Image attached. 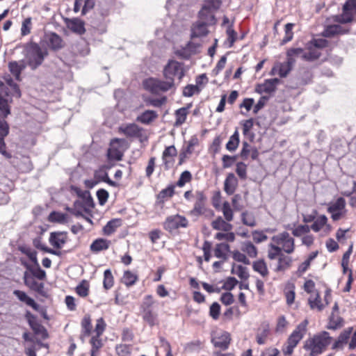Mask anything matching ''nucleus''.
<instances>
[{
  "label": "nucleus",
  "mask_w": 356,
  "mask_h": 356,
  "mask_svg": "<svg viewBox=\"0 0 356 356\" xmlns=\"http://www.w3.org/2000/svg\"><path fill=\"white\" fill-rule=\"evenodd\" d=\"M331 341L332 337L330 334L323 331L308 338L305 341L303 348L305 350L309 352V356H318L326 350Z\"/></svg>",
  "instance_id": "obj_1"
},
{
  "label": "nucleus",
  "mask_w": 356,
  "mask_h": 356,
  "mask_svg": "<svg viewBox=\"0 0 356 356\" xmlns=\"http://www.w3.org/2000/svg\"><path fill=\"white\" fill-rule=\"evenodd\" d=\"M24 56L26 60V65L32 70H35L40 66L45 56L47 55L46 49H42L35 42L27 44L24 49Z\"/></svg>",
  "instance_id": "obj_2"
},
{
  "label": "nucleus",
  "mask_w": 356,
  "mask_h": 356,
  "mask_svg": "<svg viewBox=\"0 0 356 356\" xmlns=\"http://www.w3.org/2000/svg\"><path fill=\"white\" fill-rule=\"evenodd\" d=\"M308 323V320H304L296 326V329L289 335L286 345L282 348V352L284 355H291L293 353V349L306 334Z\"/></svg>",
  "instance_id": "obj_3"
},
{
  "label": "nucleus",
  "mask_w": 356,
  "mask_h": 356,
  "mask_svg": "<svg viewBox=\"0 0 356 356\" xmlns=\"http://www.w3.org/2000/svg\"><path fill=\"white\" fill-rule=\"evenodd\" d=\"M145 89L153 94H159L170 90L175 87V83L170 79L162 81L154 78H149L143 81Z\"/></svg>",
  "instance_id": "obj_4"
},
{
  "label": "nucleus",
  "mask_w": 356,
  "mask_h": 356,
  "mask_svg": "<svg viewBox=\"0 0 356 356\" xmlns=\"http://www.w3.org/2000/svg\"><path fill=\"white\" fill-rule=\"evenodd\" d=\"M271 241L288 254H292L295 250V240L287 232H282L273 236Z\"/></svg>",
  "instance_id": "obj_5"
},
{
  "label": "nucleus",
  "mask_w": 356,
  "mask_h": 356,
  "mask_svg": "<svg viewBox=\"0 0 356 356\" xmlns=\"http://www.w3.org/2000/svg\"><path fill=\"white\" fill-rule=\"evenodd\" d=\"M207 197L202 192H197L196 194V200L193 209L190 211V215L195 217L204 216L207 218L214 215L213 211L206 207Z\"/></svg>",
  "instance_id": "obj_6"
},
{
  "label": "nucleus",
  "mask_w": 356,
  "mask_h": 356,
  "mask_svg": "<svg viewBox=\"0 0 356 356\" xmlns=\"http://www.w3.org/2000/svg\"><path fill=\"white\" fill-rule=\"evenodd\" d=\"M292 234L295 237L300 238L302 245L310 247L314 242V236L310 233V227L307 225H294L291 229Z\"/></svg>",
  "instance_id": "obj_7"
},
{
  "label": "nucleus",
  "mask_w": 356,
  "mask_h": 356,
  "mask_svg": "<svg viewBox=\"0 0 356 356\" xmlns=\"http://www.w3.org/2000/svg\"><path fill=\"white\" fill-rule=\"evenodd\" d=\"M221 5L220 0H205L202 9L199 12L200 19H206L210 23H216L214 12Z\"/></svg>",
  "instance_id": "obj_8"
},
{
  "label": "nucleus",
  "mask_w": 356,
  "mask_h": 356,
  "mask_svg": "<svg viewBox=\"0 0 356 356\" xmlns=\"http://www.w3.org/2000/svg\"><path fill=\"white\" fill-rule=\"evenodd\" d=\"M184 75V65L181 63L175 60H170L163 69V76L165 79H170L175 81L177 77L181 79Z\"/></svg>",
  "instance_id": "obj_9"
},
{
  "label": "nucleus",
  "mask_w": 356,
  "mask_h": 356,
  "mask_svg": "<svg viewBox=\"0 0 356 356\" xmlns=\"http://www.w3.org/2000/svg\"><path fill=\"white\" fill-rule=\"evenodd\" d=\"M188 225V220L186 217L179 214L168 216L163 223L164 229L169 232H173L179 228H186Z\"/></svg>",
  "instance_id": "obj_10"
},
{
  "label": "nucleus",
  "mask_w": 356,
  "mask_h": 356,
  "mask_svg": "<svg viewBox=\"0 0 356 356\" xmlns=\"http://www.w3.org/2000/svg\"><path fill=\"white\" fill-rule=\"evenodd\" d=\"M354 15H356V0H348L343 6V13L335 16V21L341 24L348 23Z\"/></svg>",
  "instance_id": "obj_11"
},
{
  "label": "nucleus",
  "mask_w": 356,
  "mask_h": 356,
  "mask_svg": "<svg viewBox=\"0 0 356 356\" xmlns=\"http://www.w3.org/2000/svg\"><path fill=\"white\" fill-rule=\"evenodd\" d=\"M124 140L115 138L111 140L108 149V157L110 159L120 161L123 156Z\"/></svg>",
  "instance_id": "obj_12"
},
{
  "label": "nucleus",
  "mask_w": 356,
  "mask_h": 356,
  "mask_svg": "<svg viewBox=\"0 0 356 356\" xmlns=\"http://www.w3.org/2000/svg\"><path fill=\"white\" fill-rule=\"evenodd\" d=\"M214 24L215 23L209 22V21L206 19H200L199 17V20L192 27V38L206 36L209 32L207 26Z\"/></svg>",
  "instance_id": "obj_13"
},
{
  "label": "nucleus",
  "mask_w": 356,
  "mask_h": 356,
  "mask_svg": "<svg viewBox=\"0 0 356 356\" xmlns=\"http://www.w3.org/2000/svg\"><path fill=\"white\" fill-rule=\"evenodd\" d=\"M280 81L277 78L266 79L263 83L257 84L255 91L259 94H270L273 92Z\"/></svg>",
  "instance_id": "obj_14"
},
{
  "label": "nucleus",
  "mask_w": 356,
  "mask_h": 356,
  "mask_svg": "<svg viewBox=\"0 0 356 356\" xmlns=\"http://www.w3.org/2000/svg\"><path fill=\"white\" fill-rule=\"evenodd\" d=\"M230 339V335L228 332L221 331L213 337L211 341L216 348L226 350L229 346Z\"/></svg>",
  "instance_id": "obj_15"
},
{
  "label": "nucleus",
  "mask_w": 356,
  "mask_h": 356,
  "mask_svg": "<svg viewBox=\"0 0 356 356\" xmlns=\"http://www.w3.org/2000/svg\"><path fill=\"white\" fill-rule=\"evenodd\" d=\"M327 218L325 215H320L317 216L313 224L309 226L310 230H313L315 232H318L321 229L327 234L331 229L332 227L327 223Z\"/></svg>",
  "instance_id": "obj_16"
},
{
  "label": "nucleus",
  "mask_w": 356,
  "mask_h": 356,
  "mask_svg": "<svg viewBox=\"0 0 356 356\" xmlns=\"http://www.w3.org/2000/svg\"><path fill=\"white\" fill-rule=\"evenodd\" d=\"M199 45L192 42H188L186 46L177 49L176 54L182 58H189L198 51Z\"/></svg>",
  "instance_id": "obj_17"
},
{
  "label": "nucleus",
  "mask_w": 356,
  "mask_h": 356,
  "mask_svg": "<svg viewBox=\"0 0 356 356\" xmlns=\"http://www.w3.org/2000/svg\"><path fill=\"white\" fill-rule=\"evenodd\" d=\"M353 330V328L350 327L341 332L337 340L332 344V348L333 350H342L343 346L348 343Z\"/></svg>",
  "instance_id": "obj_18"
},
{
  "label": "nucleus",
  "mask_w": 356,
  "mask_h": 356,
  "mask_svg": "<svg viewBox=\"0 0 356 356\" xmlns=\"http://www.w3.org/2000/svg\"><path fill=\"white\" fill-rule=\"evenodd\" d=\"M67 239L66 232H51L49 236L50 244L58 249L63 248Z\"/></svg>",
  "instance_id": "obj_19"
},
{
  "label": "nucleus",
  "mask_w": 356,
  "mask_h": 356,
  "mask_svg": "<svg viewBox=\"0 0 356 356\" xmlns=\"http://www.w3.org/2000/svg\"><path fill=\"white\" fill-rule=\"evenodd\" d=\"M27 65L24 60L19 61H10L8 63V68L10 73L15 76L16 80L20 81L22 72L26 67Z\"/></svg>",
  "instance_id": "obj_20"
},
{
  "label": "nucleus",
  "mask_w": 356,
  "mask_h": 356,
  "mask_svg": "<svg viewBox=\"0 0 356 356\" xmlns=\"http://www.w3.org/2000/svg\"><path fill=\"white\" fill-rule=\"evenodd\" d=\"M238 179L234 173H229L224 181V191L230 195L234 193L238 186Z\"/></svg>",
  "instance_id": "obj_21"
},
{
  "label": "nucleus",
  "mask_w": 356,
  "mask_h": 356,
  "mask_svg": "<svg viewBox=\"0 0 356 356\" xmlns=\"http://www.w3.org/2000/svg\"><path fill=\"white\" fill-rule=\"evenodd\" d=\"M177 152L174 145L169 146L165 149L162 154L163 162L166 168H169L174 162V158L177 156Z\"/></svg>",
  "instance_id": "obj_22"
},
{
  "label": "nucleus",
  "mask_w": 356,
  "mask_h": 356,
  "mask_svg": "<svg viewBox=\"0 0 356 356\" xmlns=\"http://www.w3.org/2000/svg\"><path fill=\"white\" fill-rule=\"evenodd\" d=\"M24 284L31 290L35 291L39 293H42L44 289V284L37 282L33 277L30 276L27 273L24 275Z\"/></svg>",
  "instance_id": "obj_23"
},
{
  "label": "nucleus",
  "mask_w": 356,
  "mask_h": 356,
  "mask_svg": "<svg viewBox=\"0 0 356 356\" xmlns=\"http://www.w3.org/2000/svg\"><path fill=\"white\" fill-rule=\"evenodd\" d=\"M46 41L48 46L54 49H59L63 47V40L55 33H50L46 35Z\"/></svg>",
  "instance_id": "obj_24"
},
{
  "label": "nucleus",
  "mask_w": 356,
  "mask_h": 356,
  "mask_svg": "<svg viewBox=\"0 0 356 356\" xmlns=\"http://www.w3.org/2000/svg\"><path fill=\"white\" fill-rule=\"evenodd\" d=\"M211 227L213 229L223 232H229L233 229V225L221 216H218L211 222Z\"/></svg>",
  "instance_id": "obj_25"
},
{
  "label": "nucleus",
  "mask_w": 356,
  "mask_h": 356,
  "mask_svg": "<svg viewBox=\"0 0 356 356\" xmlns=\"http://www.w3.org/2000/svg\"><path fill=\"white\" fill-rule=\"evenodd\" d=\"M13 294L22 302L26 303L28 306L32 307L35 310L38 309V305L35 300L30 298L25 292L20 290H15Z\"/></svg>",
  "instance_id": "obj_26"
},
{
  "label": "nucleus",
  "mask_w": 356,
  "mask_h": 356,
  "mask_svg": "<svg viewBox=\"0 0 356 356\" xmlns=\"http://www.w3.org/2000/svg\"><path fill=\"white\" fill-rule=\"evenodd\" d=\"M110 241L104 238H97L95 240L90 246V250L94 253H98L106 250L109 248Z\"/></svg>",
  "instance_id": "obj_27"
},
{
  "label": "nucleus",
  "mask_w": 356,
  "mask_h": 356,
  "mask_svg": "<svg viewBox=\"0 0 356 356\" xmlns=\"http://www.w3.org/2000/svg\"><path fill=\"white\" fill-rule=\"evenodd\" d=\"M250 154L251 158L254 160L259 156V152L255 147H251L247 142L243 143V148L241 152V156L243 159H248Z\"/></svg>",
  "instance_id": "obj_28"
},
{
  "label": "nucleus",
  "mask_w": 356,
  "mask_h": 356,
  "mask_svg": "<svg viewBox=\"0 0 356 356\" xmlns=\"http://www.w3.org/2000/svg\"><path fill=\"white\" fill-rule=\"evenodd\" d=\"M292 69L289 67V65L284 63L276 64L271 70L270 74L275 75L279 74L281 77H285L291 72Z\"/></svg>",
  "instance_id": "obj_29"
},
{
  "label": "nucleus",
  "mask_w": 356,
  "mask_h": 356,
  "mask_svg": "<svg viewBox=\"0 0 356 356\" xmlns=\"http://www.w3.org/2000/svg\"><path fill=\"white\" fill-rule=\"evenodd\" d=\"M252 268L264 278L268 276L269 271L266 262L263 259L254 261L252 264Z\"/></svg>",
  "instance_id": "obj_30"
},
{
  "label": "nucleus",
  "mask_w": 356,
  "mask_h": 356,
  "mask_svg": "<svg viewBox=\"0 0 356 356\" xmlns=\"http://www.w3.org/2000/svg\"><path fill=\"white\" fill-rule=\"evenodd\" d=\"M120 131L129 137L138 136L140 134V129L136 124H129L120 127Z\"/></svg>",
  "instance_id": "obj_31"
},
{
  "label": "nucleus",
  "mask_w": 356,
  "mask_h": 356,
  "mask_svg": "<svg viewBox=\"0 0 356 356\" xmlns=\"http://www.w3.org/2000/svg\"><path fill=\"white\" fill-rule=\"evenodd\" d=\"M270 333V327L268 323H263L259 329L256 336L257 342L259 345L266 343V339Z\"/></svg>",
  "instance_id": "obj_32"
},
{
  "label": "nucleus",
  "mask_w": 356,
  "mask_h": 356,
  "mask_svg": "<svg viewBox=\"0 0 356 356\" xmlns=\"http://www.w3.org/2000/svg\"><path fill=\"white\" fill-rule=\"evenodd\" d=\"M346 210V200L343 197H339L334 202H330L328 204L327 211L331 213L334 212L345 211Z\"/></svg>",
  "instance_id": "obj_33"
},
{
  "label": "nucleus",
  "mask_w": 356,
  "mask_h": 356,
  "mask_svg": "<svg viewBox=\"0 0 356 356\" xmlns=\"http://www.w3.org/2000/svg\"><path fill=\"white\" fill-rule=\"evenodd\" d=\"M29 323L35 334L41 335L42 338L47 337V332L45 328L38 323L33 316L29 318Z\"/></svg>",
  "instance_id": "obj_34"
},
{
  "label": "nucleus",
  "mask_w": 356,
  "mask_h": 356,
  "mask_svg": "<svg viewBox=\"0 0 356 356\" xmlns=\"http://www.w3.org/2000/svg\"><path fill=\"white\" fill-rule=\"evenodd\" d=\"M229 252V245L225 243H218L214 249L216 257L226 259L227 253Z\"/></svg>",
  "instance_id": "obj_35"
},
{
  "label": "nucleus",
  "mask_w": 356,
  "mask_h": 356,
  "mask_svg": "<svg viewBox=\"0 0 356 356\" xmlns=\"http://www.w3.org/2000/svg\"><path fill=\"white\" fill-rule=\"evenodd\" d=\"M49 220L52 222L64 224L69 222V216L67 213L52 211L49 216Z\"/></svg>",
  "instance_id": "obj_36"
},
{
  "label": "nucleus",
  "mask_w": 356,
  "mask_h": 356,
  "mask_svg": "<svg viewBox=\"0 0 356 356\" xmlns=\"http://www.w3.org/2000/svg\"><path fill=\"white\" fill-rule=\"evenodd\" d=\"M95 178L98 181H104L108 184L111 186L116 187L118 186V184L113 181H112L108 175V173L103 169H99L95 172Z\"/></svg>",
  "instance_id": "obj_37"
},
{
  "label": "nucleus",
  "mask_w": 356,
  "mask_h": 356,
  "mask_svg": "<svg viewBox=\"0 0 356 356\" xmlns=\"http://www.w3.org/2000/svg\"><path fill=\"white\" fill-rule=\"evenodd\" d=\"M321 52L317 48L309 43L305 49V60L312 61L319 58Z\"/></svg>",
  "instance_id": "obj_38"
},
{
  "label": "nucleus",
  "mask_w": 356,
  "mask_h": 356,
  "mask_svg": "<svg viewBox=\"0 0 356 356\" xmlns=\"http://www.w3.org/2000/svg\"><path fill=\"white\" fill-rule=\"evenodd\" d=\"M26 267L34 277L40 280H43L46 278V273L40 268L38 262L34 264L33 266H27Z\"/></svg>",
  "instance_id": "obj_39"
},
{
  "label": "nucleus",
  "mask_w": 356,
  "mask_h": 356,
  "mask_svg": "<svg viewBox=\"0 0 356 356\" xmlns=\"http://www.w3.org/2000/svg\"><path fill=\"white\" fill-rule=\"evenodd\" d=\"M121 280L127 286H131L138 280V275L130 270H125Z\"/></svg>",
  "instance_id": "obj_40"
},
{
  "label": "nucleus",
  "mask_w": 356,
  "mask_h": 356,
  "mask_svg": "<svg viewBox=\"0 0 356 356\" xmlns=\"http://www.w3.org/2000/svg\"><path fill=\"white\" fill-rule=\"evenodd\" d=\"M232 274L236 275L241 280H248L249 277V273L248 268L241 265L234 264L231 270Z\"/></svg>",
  "instance_id": "obj_41"
},
{
  "label": "nucleus",
  "mask_w": 356,
  "mask_h": 356,
  "mask_svg": "<svg viewBox=\"0 0 356 356\" xmlns=\"http://www.w3.org/2000/svg\"><path fill=\"white\" fill-rule=\"evenodd\" d=\"M157 116V113L155 111L147 110L138 116L137 120L143 124H149L155 120Z\"/></svg>",
  "instance_id": "obj_42"
},
{
  "label": "nucleus",
  "mask_w": 356,
  "mask_h": 356,
  "mask_svg": "<svg viewBox=\"0 0 356 356\" xmlns=\"http://www.w3.org/2000/svg\"><path fill=\"white\" fill-rule=\"evenodd\" d=\"M239 144V134L237 130L230 136L229 141L226 144V149L229 152L235 151Z\"/></svg>",
  "instance_id": "obj_43"
},
{
  "label": "nucleus",
  "mask_w": 356,
  "mask_h": 356,
  "mask_svg": "<svg viewBox=\"0 0 356 356\" xmlns=\"http://www.w3.org/2000/svg\"><path fill=\"white\" fill-rule=\"evenodd\" d=\"M241 250L250 257L254 258L257 255V248L250 241H245L241 244Z\"/></svg>",
  "instance_id": "obj_44"
},
{
  "label": "nucleus",
  "mask_w": 356,
  "mask_h": 356,
  "mask_svg": "<svg viewBox=\"0 0 356 356\" xmlns=\"http://www.w3.org/2000/svg\"><path fill=\"white\" fill-rule=\"evenodd\" d=\"M188 113V108L182 107L175 111L176 121L175 125L179 127L184 124Z\"/></svg>",
  "instance_id": "obj_45"
},
{
  "label": "nucleus",
  "mask_w": 356,
  "mask_h": 356,
  "mask_svg": "<svg viewBox=\"0 0 356 356\" xmlns=\"http://www.w3.org/2000/svg\"><path fill=\"white\" fill-rule=\"evenodd\" d=\"M0 96L8 98L12 100L13 97L19 98L15 92L8 86H6L3 82H0Z\"/></svg>",
  "instance_id": "obj_46"
},
{
  "label": "nucleus",
  "mask_w": 356,
  "mask_h": 356,
  "mask_svg": "<svg viewBox=\"0 0 356 356\" xmlns=\"http://www.w3.org/2000/svg\"><path fill=\"white\" fill-rule=\"evenodd\" d=\"M121 225L120 220L119 219H113L107 222V224L104 227L103 231L104 234L111 235L113 234L116 229L120 227Z\"/></svg>",
  "instance_id": "obj_47"
},
{
  "label": "nucleus",
  "mask_w": 356,
  "mask_h": 356,
  "mask_svg": "<svg viewBox=\"0 0 356 356\" xmlns=\"http://www.w3.org/2000/svg\"><path fill=\"white\" fill-rule=\"evenodd\" d=\"M268 247V257L270 259L273 260L283 255V251L273 241H271Z\"/></svg>",
  "instance_id": "obj_48"
},
{
  "label": "nucleus",
  "mask_w": 356,
  "mask_h": 356,
  "mask_svg": "<svg viewBox=\"0 0 356 356\" xmlns=\"http://www.w3.org/2000/svg\"><path fill=\"white\" fill-rule=\"evenodd\" d=\"M343 326V320L341 317L335 315L334 313L332 314L330 317V321L327 325V328L330 330H337Z\"/></svg>",
  "instance_id": "obj_49"
},
{
  "label": "nucleus",
  "mask_w": 356,
  "mask_h": 356,
  "mask_svg": "<svg viewBox=\"0 0 356 356\" xmlns=\"http://www.w3.org/2000/svg\"><path fill=\"white\" fill-rule=\"evenodd\" d=\"M291 263V259L290 257L285 256V255H281V257L278 259V264L275 268V270L277 272L280 271H284L286 268H288Z\"/></svg>",
  "instance_id": "obj_50"
},
{
  "label": "nucleus",
  "mask_w": 356,
  "mask_h": 356,
  "mask_svg": "<svg viewBox=\"0 0 356 356\" xmlns=\"http://www.w3.org/2000/svg\"><path fill=\"white\" fill-rule=\"evenodd\" d=\"M221 211L222 212L224 218L228 221L231 222L234 219V211L231 207L229 202H224L221 208Z\"/></svg>",
  "instance_id": "obj_51"
},
{
  "label": "nucleus",
  "mask_w": 356,
  "mask_h": 356,
  "mask_svg": "<svg viewBox=\"0 0 356 356\" xmlns=\"http://www.w3.org/2000/svg\"><path fill=\"white\" fill-rule=\"evenodd\" d=\"M68 27L74 32L82 33L85 29L83 23L79 19H73L68 23Z\"/></svg>",
  "instance_id": "obj_52"
},
{
  "label": "nucleus",
  "mask_w": 356,
  "mask_h": 356,
  "mask_svg": "<svg viewBox=\"0 0 356 356\" xmlns=\"http://www.w3.org/2000/svg\"><path fill=\"white\" fill-rule=\"evenodd\" d=\"M12 100L0 96V112L4 118L10 114V108L9 104Z\"/></svg>",
  "instance_id": "obj_53"
},
{
  "label": "nucleus",
  "mask_w": 356,
  "mask_h": 356,
  "mask_svg": "<svg viewBox=\"0 0 356 356\" xmlns=\"http://www.w3.org/2000/svg\"><path fill=\"white\" fill-rule=\"evenodd\" d=\"M242 222L248 227L256 226V220L254 216L248 211H244L241 213Z\"/></svg>",
  "instance_id": "obj_54"
},
{
  "label": "nucleus",
  "mask_w": 356,
  "mask_h": 356,
  "mask_svg": "<svg viewBox=\"0 0 356 356\" xmlns=\"http://www.w3.org/2000/svg\"><path fill=\"white\" fill-rule=\"evenodd\" d=\"M82 332L83 336H89L92 331V324L90 316L86 315L81 321Z\"/></svg>",
  "instance_id": "obj_55"
},
{
  "label": "nucleus",
  "mask_w": 356,
  "mask_h": 356,
  "mask_svg": "<svg viewBox=\"0 0 356 356\" xmlns=\"http://www.w3.org/2000/svg\"><path fill=\"white\" fill-rule=\"evenodd\" d=\"M308 302L312 309H317L318 311H321L324 308V305L321 303L320 296L318 293L315 294L314 297L311 296Z\"/></svg>",
  "instance_id": "obj_56"
},
{
  "label": "nucleus",
  "mask_w": 356,
  "mask_h": 356,
  "mask_svg": "<svg viewBox=\"0 0 356 356\" xmlns=\"http://www.w3.org/2000/svg\"><path fill=\"white\" fill-rule=\"evenodd\" d=\"M113 276L110 269H106L104 273L103 285L106 289H109L113 286Z\"/></svg>",
  "instance_id": "obj_57"
},
{
  "label": "nucleus",
  "mask_w": 356,
  "mask_h": 356,
  "mask_svg": "<svg viewBox=\"0 0 356 356\" xmlns=\"http://www.w3.org/2000/svg\"><path fill=\"white\" fill-rule=\"evenodd\" d=\"M90 343L92 346L91 352H92V355L93 356L94 354L95 353L98 352V350L102 347V346H103L102 341L100 339V336L95 335L91 338Z\"/></svg>",
  "instance_id": "obj_58"
},
{
  "label": "nucleus",
  "mask_w": 356,
  "mask_h": 356,
  "mask_svg": "<svg viewBox=\"0 0 356 356\" xmlns=\"http://www.w3.org/2000/svg\"><path fill=\"white\" fill-rule=\"evenodd\" d=\"M115 350L118 356H130L131 346L127 344H119L116 346Z\"/></svg>",
  "instance_id": "obj_59"
},
{
  "label": "nucleus",
  "mask_w": 356,
  "mask_h": 356,
  "mask_svg": "<svg viewBox=\"0 0 356 356\" xmlns=\"http://www.w3.org/2000/svg\"><path fill=\"white\" fill-rule=\"evenodd\" d=\"M201 90V88L195 85H188L183 90V95L185 97H192L195 94H198Z\"/></svg>",
  "instance_id": "obj_60"
},
{
  "label": "nucleus",
  "mask_w": 356,
  "mask_h": 356,
  "mask_svg": "<svg viewBox=\"0 0 356 356\" xmlns=\"http://www.w3.org/2000/svg\"><path fill=\"white\" fill-rule=\"evenodd\" d=\"M294 26V24L293 23H288L285 25V36L283 38L282 41V44H284L289 41H291L293 36V33L292 31V29Z\"/></svg>",
  "instance_id": "obj_61"
},
{
  "label": "nucleus",
  "mask_w": 356,
  "mask_h": 356,
  "mask_svg": "<svg viewBox=\"0 0 356 356\" xmlns=\"http://www.w3.org/2000/svg\"><path fill=\"white\" fill-rule=\"evenodd\" d=\"M191 178L192 175L189 171H184L181 174L177 182V186L179 187H183L186 183L189 182L191 180Z\"/></svg>",
  "instance_id": "obj_62"
},
{
  "label": "nucleus",
  "mask_w": 356,
  "mask_h": 356,
  "mask_svg": "<svg viewBox=\"0 0 356 356\" xmlns=\"http://www.w3.org/2000/svg\"><path fill=\"white\" fill-rule=\"evenodd\" d=\"M89 285L86 281H83L76 288V292L81 297H86L88 294Z\"/></svg>",
  "instance_id": "obj_63"
},
{
  "label": "nucleus",
  "mask_w": 356,
  "mask_h": 356,
  "mask_svg": "<svg viewBox=\"0 0 356 356\" xmlns=\"http://www.w3.org/2000/svg\"><path fill=\"white\" fill-rule=\"evenodd\" d=\"M236 172L238 177L245 179L247 177V165L243 162H238L236 163Z\"/></svg>",
  "instance_id": "obj_64"
}]
</instances>
